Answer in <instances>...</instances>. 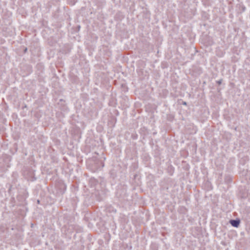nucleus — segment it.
I'll return each instance as SVG.
<instances>
[{
	"instance_id": "obj_1",
	"label": "nucleus",
	"mask_w": 250,
	"mask_h": 250,
	"mask_svg": "<svg viewBox=\"0 0 250 250\" xmlns=\"http://www.w3.org/2000/svg\"><path fill=\"white\" fill-rule=\"evenodd\" d=\"M230 223L232 226L238 227L239 225L240 221L239 220H231L230 221Z\"/></svg>"
}]
</instances>
